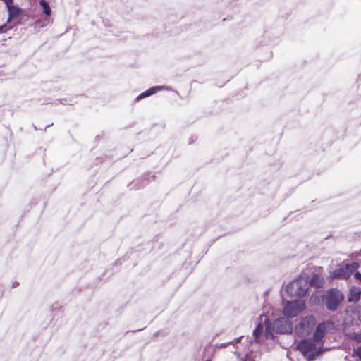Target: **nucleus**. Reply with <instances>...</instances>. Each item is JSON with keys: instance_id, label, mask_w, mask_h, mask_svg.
<instances>
[{"instance_id": "f257e3e1", "label": "nucleus", "mask_w": 361, "mask_h": 361, "mask_svg": "<svg viewBox=\"0 0 361 361\" xmlns=\"http://www.w3.org/2000/svg\"><path fill=\"white\" fill-rule=\"evenodd\" d=\"M264 336L267 339L275 340L277 334H290L293 331L292 322L286 317H280L276 318L273 323L269 319L264 320Z\"/></svg>"}, {"instance_id": "f03ea898", "label": "nucleus", "mask_w": 361, "mask_h": 361, "mask_svg": "<svg viewBox=\"0 0 361 361\" xmlns=\"http://www.w3.org/2000/svg\"><path fill=\"white\" fill-rule=\"evenodd\" d=\"M344 300L343 293L337 288H331L326 290L321 297L322 305L331 312L338 311Z\"/></svg>"}, {"instance_id": "7ed1b4c3", "label": "nucleus", "mask_w": 361, "mask_h": 361, "mask_svg": "<svg viewBox=\"0 0 361 361\" xmlns=\"http://www.w3.org/2000/svg\"><path fill=\"white\" fill-rule=\"evenodd\" d=\"M308 273L302 271L297 279L286 285V292L290 297L302 298L305 296L308 290Z\"/></svg>"}, {"instance_id": "20e7f679", "label": "nucleus", "mask_w": 361, "mask_h": 361, "mask_svg": "<svg viewBox=\"0 0 361 361\" xmlns=\"http://www.w3.org/2000/svg\"><path fill=\"white\" fill-rule=\"evenodd\" d=\"M297 349L302 353L307 361H314V360L323 354L328 348L316 347V343L311 338L304 337L297 345Z\"/></svg>"}, {"instance_id": "39448f33", "label": "nucleus", "mask_w": 361, "mask_h": 361, "mask_svg": "<svg viewBox=\"0 0 361 361\" xmlns=\"http://www.w3.org/2000/svg\"><path fill=\"white\" fill-rule=\"evenodd\" d=\"M316 326V319L314 316H306L295 326V333L300 338H304L310 336Z\"/></svg>"}, {"instance_id": "423d86ee", "label": "nucleus", "mask_w": 361, "mask_h": 361, "mask_svg": "<svg viewBox=\"0 0 361 361\" xmlns=\"http://www.w3.org/2000/svg\"><path fill=\"white\" fill-rule=\"evenodd\" d=\"M305 307V303L302 301L286 302L283 308V314L290 319L298 316Z\"/></svg>"}, {"instance_id": "0eeeda50", "label": "nucleus", "mask_w": 361, "mask_h": 361, "mask_svg": "<svg viewBox=\"0 0 361 361\" xmlns=\"http://www.w3.org/2000/svg\"><path fill=\"white\" fill-rule=\"evenodd\" d=\"M150 177L154 179L156 176L154 174L151 175L149 172H146L140 177L131 181L128 185V187L130 188V190H138L142 189L149 183Z\"/></svg>"}, {"instance_id": "6e6552de", "label": "nucleus", "mask_w": 361, "mask_h": 361, "mask_svg": "<svg viewBox=\"0 0 361 361\" xmlns=\"http://www.w3.org/2000/svg\"><path fill=\"white\" fill-rule=\"evenodd\" d=\"M327 324L325 322H320L317 324L311 338L316 343L322 341L323 338L326 336Z\"/></svg>"}, {"instance_id": "1a4fd4ad", "label": "nucleus", "mask_w": 361, "mask_h": 361, "mask_svg": "<svg viewBox=\"0 0 361 361\" xmlns=\"http://www.w3.org/2000/svg\"><path fill=\"white\" fill-rule=\"evenodd\" d=\"M8 15H11L16 20L20 19V22L25 16V10L18 6V5H15L13 3L9 4L6 6Z\"/></svg>"}, {"instance_id": "9d476101", "label": "nucleus", "mask_w": 361, "mask_h": 361, "mask_svg": "<svg viewBox=\"0 0 361 361\" xmlns=\"http://www.w3.org/2000/svg\"><path fill=\"white\" fill-rule=\"evenodd\" d=\"M325 283V280L322 275L318 273H312L309 276L308 285L314 288H322Z\"/></svg>"}, {"instance_id": "9b49d317", "label": "nucleus", "mask_w": 361, "mask_h": 361, "mask_svg": "<svg viewBox=\"0 0 361 361\" xmlns=\"http://www.w3.org/2000/svg\"><path fill=\"white\" fill-rule=\"evenodd\" d=\"M348 302L356 303L361 299V288L353 286L350 288L349 292L347 295Z\"/></svg>"}, {"instance_id": "f8f14e48", "label": "nucleus", "mask_w": 361, "mask_h": 361, "mask_svg": "<svg viewBox=\"0 0 361 361\" xmlns=\"http://www.w3.org/2000/svg\"><path fill=\"white\" fill-rule=\"evenodd\" d=\"M164 89H167V87H166V86H153L152 87H149V89L146 90L145 91H144L143 92L140 94L135 98V102H139L141 99H144L145 97L152 96V95L156 94L158 91L161 90H164Z\"/></svg>"}, {"instance_id": "ddd939ff", "label": "nucleus", "mask_w": 361, "mask_h": 361, "mask_svg": "<svg viewBox=\"0 0 361 361\" xmlns=\"http://www.w3.org/2000/svg\"><path fill=\"white\" fill-rule=\"evenodd\" d=\"M264 326L261 323H258L252 332L253 340L250 341V343H259V337L262 334Z\"/></svg>"}, {"instance_id": "4468645a", "label": "nucleus", "mask_w": 361, "mask_h": 361, "mask_svg": "<svg viewBox=\"0 0 361 361\" xmlns=\"http://www.w3.org/2000/svg\"><path fill=\"white\" fill-rule=\"evenodd\" d=\"M332 277L336 279H347L349 276L346 275L345 267L342 266L333 271Z\"/></svg>"}, {"instance_id": "2eb2a0df", "label": "nucleus", "mask_w": 361, "mask_h": 361, "mask_svg": "<svg viewBox=\"0 0 361 361\" xmlns=\"http://www.w3.org/2000/svg\"><path fill=\"white\" fill-rule=\"evenodd\" d=\"M346 275L350 276V275L354 272L357 271L356 270L359 267V263L357 262H353L350 263H347L344 265Z\"/></svg>"}, {"instance_id": "dca6fc26", "label": "nucleus", "mask_w": 361, "mask_h": 361, "mask_svg": "<svg viewBox=\"0 0 361 361\" xmlns=\"http://www.w3.org/2000/svg\"><path fill=\"white\" fill-rule=\"evenodd\" d=\"M7 20L4 25H7L8 27H12V30L16 28L19 25L22 24L20 22V19L16 20L15 18L11 16V15H8Z\"/></svg>"}, {"instance_id": "f3484780", "label": "nucleus", "mask_w": 361, "mask_h": 361, "mask_svg": "<svg viewBox=\"0 0 361 361\" xmlns=\"http://www.w3.org/2000/svg\"><path fill=\"white\" fill-rule=\"evenodd\" d=\"M39 6L43 9V13L47 16H49L51 13V9L49 4L46 0H39Z\"/></svg>"}, {"instance_id": "a211bd4d", "label": "nucleus", "mask_w": 361, "mask_h": 361, "mask_svg": "<svg viewBox=\"0 0 361 361\" xmlns=\"http://www.w3.org/2000/svg\"><path fill=\"white\" fill-rule=\"evenodd\" d=\"M55 104H61L63 105H73L75 103L73 101V99L71 98H61L56 100Z\"/></svg>"}, {"instance_id": "6ab92c4d", "label": "nucleus", "mask_w": 361, "mask_h": 361, "mask_svg": "<svg viewBox=\"0 0 361 361\" xmlns=\"http://www.w3.org/2000/svg\"><path fill=\"white\" fill-rule=\"evenodd\" d=\"M210 351H212V354L214 353V350L212 346L209 345L205 346L203 351V357H207V358L211 357V355H209Z\"/></svg>"}, {"instance_id": "aec40b11", "label": "nucleus", "mask_w": 361, "mask_h": 361, "mask_svg": "<svg viewBox=\"0 0 361 361\" xmlns=\"http://www.w3.org/2000/svg\"><path fill=\"white\" fill-rule=\"evenodd\" d=\"M350 339L356 341L357 343H361V331L360 333L354 332L350 336Z\"/></svg>"}, {"instance_id": "412c9836", "label": "nucleus", "mask_w": 361, "mask_h": 361, "mask_svg": "<svg viewBox=\"0 0 361 361\" xmlns=\"http://www.w3.org/2000/svg\"><path fill=\"white\" fill-rule=\"evenodd\" d=\"M12 30V27H8L7 25H0V34H4L7 32L9 30Z\"/></svg>"}, {"instance_id": "4be33fe9", "label": "nucleus", "mask_w": 361, "mask_h": 361, "mask_svg": "<svg viewBox=\"0 0 361 361\" xmlns=\"http://www.w3.org/2000/svg\"><path fill=\"white\" fill-rule=\"evenodd\" d=\"M354 278L361 283V273L359 271H355L354 273Z\"/></svg>"}, {"instance_id": "5701e85b", "label": "nucleus", "mask_w": 361, "mask_h": 361, "mask_svg": "<svg viewBox=\"0 0 361 361\" xmlns=\"http://www.w3.org/2000/svg\"><path fill=\"white\" fill-rule=\"evenodd\" d=\"M243 338V336H240L236 338L235 340L232 341L231 342H229V343H237L240 341V340Z\"/></svg>"}, {"instance_id": "b1692460", "label": "nucleus", "mask_w": 361, "mask_h": 361, "mask_svg": "<svg viewBox=\"0 0 361 361\" xmlns=\"http://www.w3.org/2000/svg\"><path fill=\"white\" fill-rule=\"evenodd\" d=\"M18 285H19V283H18V281H15L13 283V284H12V288H16V287H18Z\"/></svg>"}, {"instance_id": "393cba45", "label": "nucleus", "mask_w": 361, "mask_h": 361, "mask_svg": "<svg viewBox=\"0 0 361 361\" xmlns=\"http://www.w3.org/2000/svg\"><path fill=\"white\" fill-rule=\"evenodd\" d=\"M123 259H117V260L115 262V264H121V261H122Z\"/></svg>"}, {"instance_id": "a878e982", "label": "nucleus", "mask_w": 361, "mask_h": 361, "mask_svg": "<svg viewBox=\"0 0 361 361\" xmlns=\"http://www.w3.org/2000/svg\"><path fill=\"white\" fill-rule=\"evenodd\" d=\"M102 137V135H98L96 136L95 140L96 141H99Z\"/></svg>"}, {"instance_id": "bb28decb", "label": "nucleus", "mask_w": 361, "mask_h": 361, "mask_svg": "<svg viewBox=\"0 0 361 361\" xmlns=\"http://www.w3.org/2000/svg\"><path fill=\"white\" fill-rule=\"evenodd\" d=\"M355 255L357 257H361V249L358 252H356Z\"/></svg>"}, {"instance_id": "cd10ccee", "label": "nucleus", "mask_w": 361, "mask_h": 361, "mask_svg": "<svg viewBox=\"0 0 361 361\" xmlns=\"http://www.w3.org/2000/svg\"><path fill=\"white\" fill-rule=\"evenodd\" d=\"M53 126V123H51V124L47 125V126L44 128V130L45 131V130H47V128L51 127V126Z\"/></svg>"}, {"instance_id": "c85d7f7f", "label": "nucleus", "mask_w": 361, "mask_h": 361, "mask_svg": "<svg viewBox=\"0 0 361 361\" xmlns=\"http://www.w3.org/2000/svg\"><path fill=\"white\" fill-rule=\"evenodd\" d=\"M32 127L35 129V130H38V128H37V126L35 124H32Z\"/></svg>"}, {"instance_id": "c756f323", "label": "nucleus", "mask_w": 361, "mask_h": 361, "mask_svg": "<svg viewBox=\"0 0 361 361\" xmlns=\"http://www.w3.org/2000/svg\"><path fill=\"white\" fill-rule=\"evenodd\" d=\"M205 361H212V359H211V357H209Z\"/></svg>"}, {"instance_id": "7c9ffc66", "label": "nucleus", "mask_w": 361, "mask_h": 361, "mask_svg": "<svg viewBox=\"0 0 361 361\" xmlns=\"http://www.w3.org/2000/svg\"><path fill=\"white\" fill-rule=\"evenodd\" d=\"M222 345L225 347V346H226V343H224V344H222Z\"/></svg>"}]
</instances>
